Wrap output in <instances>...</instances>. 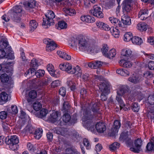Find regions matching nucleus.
<instances>
[{
	"instance_id": "f257e3e1",
	"label": "nucleus",
	"mask_w": 154,
	"mask_h": 154,
	"mask_svg": "<svg viewBox=\"0 0 154 154\" xmlns=\"http://www.w3.org/2000/svg\"><path fill=\"white\" fill-rule=\"evenodd\" d=\"M86 106L85 107L82 106V110H83V116L82 118V123L83 125L87 128L90 129L91 128L93 127L94 124L92 121L93 116L91 114L90 111V108L91 109L94 114H97L100 113L99 107V104L96 103L92 102L90 104L89 107Z\"/></svg>"
},
{
	"instance_id": "f03ea898",
	"label": "nucleus",
	"mask_w": 154,
	"mask_h": 154,
	"mask_svg": "<svg viewBox=\"0 0 154 154\" xmlns=\"http://www.w3.org/2000/svg\"><path fill=\"white\" fill-rule=\"evenodd\" d=\"M59 68L61 70L65 71L70 74H75L79 75L81 74V69L78 66L72 68V65L69 63H65L60 64Z\"/></svg>"
},
{
	"instance_id": "7ed1b4c3",
	"label": "nucleus",
	"mask_w": 154,
	"mask_h": 154,
	"mask_svg": "<svg viewBox=\"0 0 154 154\" xmlns=\"http://www.w3.org/2000/svg\"><path fill=\"white\" fill-rule=\"evenodd\" d=\"M5 142L9 145L10 148L13 150H17L19 147V139L17 135L11 136L10 137H7L5 139Z\"/></svg>"
},
{
	"instance_id": "20e7f679",
	"label": "nucleus",
	"mask_w": 154,
	"mask_h": 154,
	"mask_svg": "<svg viewBox=\"0 0 154 154\" xmlns=\"http://www.w3.org/2000/svg\"><path fill=\"white\" fill-rule=\"evenodd\" d=\"M45 15V17H43V19L42 25L50 26L53 25L54 23L53 19L55 16L54 12L48 10Z\"/></svg>"
},
{
	"instance_id": "39448f33",
	"label": "nucleus",
	"mask_w": 154,
	"mask_h": 154,
	"mask_svg": "<svg viewBox=\"0 0 154 154\" xmlns=\"http://www.w3.org/2000/svg\"><path fill=\"white\" fill-rule=\"evenodd\" d=\"M109 84L108 82H102L99 86V89L102 92L100 97L101 99L103 101H106L107 97L104 94H108L110 92Z\"/></svg>"
},
{
	"instance_id": "423d86ee",
	"label": "nucleus",
	"mask_w": 154,
	"mask_h": 154,
	"mask_svg": "<svg viewBox=\"0 0 154 154\" xmlns=\"http://www.w3.org/2000/svg\"><path fill=\"white\" fill-rule=\"evenodd\" d=\"M13 10L12 19L14 21L18 22L20 20L21 13L22 11V7L20 5H17L13 8Z\"/></svg>"
},
{
	"instance_id": "0eeeda50",
	"label": "nucleus",
	"mask_w": 154,
	"mask_h": 154,
	"mask_svg": "<svg viewBox=\"0 0 154 154\" xmlns=\"http://www.w3.org/2000/svg\"><path fill=\"white\" fill-rule=\"evenodd\" d=\"M89 46L87 50L90 51L91 53H97L100 49V48L97 45L96 42L94 39L88 40Z\"/></svg>"
},
{
	"instance_id": "6e6552de",
	"label": "nucleus",
	"mask_w": 154,
	"mask_h": 154,
	"mask_svg": "<svg viewBox=\"0 0 154 154\" xmlns=\"http://www.w3.org/2000/svg\"><path fill=\"white\" fill-rule=\"evenodd\" d=\"M91 14L98 18H102L103 15L102 12V9L100 5H95L93 6V9L90 11Z\"/></svg>"
},
{
	"instance_id": "1a4fd4ad",
	"label": "nucleus",
	"mask_w": 154,
	"mask_h": 154,
	"mask_svg": "<svg viewBox=\"0 0 154 154\" xmlns=\"http://www.w3.org/2000/svg\"><path fill=\"white\" fill-rule=\"evenodd\" d=\"M51 82V79L47 77L39 80L36 82V89L37 90L42 89Z\"/></svg>"
},
{
	"instance_id": "9d476101",
	"label": "nucleus",
	"mask_w": 154,
	"mask_h": 154,
	"mask_svg": "<svg viewBox=\"0 0 154 154\" xmlns=\"http://www.w3.org/2000/svg\"><path fill=\"white\" fill-rule=\"evenodd\" d=\"M43 42L47 45L46 50L48 51H50L54 50L57 47V45L51 39L47 38L44 39L43 40Z\"/></svg>"
},
{
	"instance_id": "9b49d317",
	"label": "nucleus",
	"mask_w": 154,
	"mask_h": 154,
	"mask_svg": "<svg viewBox=\"0 0 154 154\" xmlns=\"http://www.w3.org/2000/svg\"><path fill=\"white\" fill-rule=\"evenodd\" d=\"M142 144V141L140 139L138 138L134 141V147H131L130 150L136 153H139L141 150V146Z\"/></svg>"
},
{
	"instance_id": "f8f14e48",
	"label": "nucleus",
	"mask_w": 154,
	"mask_h": 154,
	"mask_svg": "<svg viewBox=\"0 0 154 154\" xmlns=\"http://www.w3.org/2000/svg\"><path fill=\"white\" fill-rule=\"evenodd\" d=\"M119 140L120 141L122 142L125 141L128 147H130L133 143V141L129 137L127 133H122L120 135Z\"/></svg>"
},
{
	"instance_id": "ddd939ff",
	"label": "nucleus",
	"mask_w": 154,
	"mask_h": 154,
	"mask_svg": "<svg viewBox=\"0 0 154 154\" xmlns=\"http://www.w3.org/2000/svg\"><path fill=\"white\" fill-rule=\"evenodd\" d=\"M78 44L80 50L87 51L89 46L88 41V42L85 38H82L79 40Z\"/></svg>"
},
{
	"instance_id": "4468645a",
	"label": "nucleus",
	"mask_w": 154,
	"mask_h": 154,
	"mask_svg": "<svg viewBox=\"0 0 154 154\" xmlns=\"http://www.w3.org/2000/svg\"><path fill=\"white\" fill-rule=\"evenodd\" d=\"M121 126V123L120 121L116 120L114 121L113 126L112 128L111 135L112 136H114L118 133V130Z\"/></svg>"
},
{
	"instance_id": "2eb2a0df",
	"label": "nucleus",
	"mask_w": 154,
	"mask_h": 154,
	"mask_svg": "<svg viewBox=\"0 0 154 154\" xmlns=\"http://www.w3.org/2000/svg\"><path fill=\"white\" fill-rule=\"evenodd\" d=\"M128 89L127 87L125 85H122L120 86L117 89V95L123 96L128 95Z\"/></svg>"
},
{
	"instance_id": "dca6fc26",
	"label": "nucleus",
	"mask_w": 154,
	"mask_h": 154,
	"mask_svg": "<svg viewBox=\"0 0 154 154\" xmlns=\"http://www.w3.org/2000/svg\"><path fill=\"white\" fill-rule=\"evenodd\" d=\"M148 13V11L147 9H142L139 12L138 17L141 20H145L149 17Z\"/></svg>"
},
{
	"instance_id": "f3484780",
	"label": "nucleus",
	"mask_w": 154,
	"mask_h": 154,
	"mask_svg": "<svg viewBox=\"0 0 154 154\" xmlns=\"http://www.w3.org/2000/svg\"><path fill=\"white\" fill-rule=\"evenodd\" d=\"M59 113L57 112H54L51 114L48 118V120L51 122L54 123L59 118Z\"/></svg>"
},
{
	"instance_id": "a211bd4d",
	"label": "nucleus",
	"mask_w": 154,
	"mask_h": 154,
	"mask_svg": "<svg viewBox=\"0 0 154 154\" xmlns=\"http://www.w3.org/2000/svg\"><path fill=\"white\" fill-rule=\"evenodd\" d=\"M132 52L129 49H124L122 50L121 55L123 58L125 59L129 60L131 58L132 55Z\"/></svg>"
},
{
	"instance_id": "6ab92c4d",
	"label": "nucleus",
	"mask_w": 154,
	"mask_h": 154,
	"mask_svg": "<svg viewBox=\"0 0 154 154\" xmlns=\"http://www.w3.org/2000/svg\"><path fill=\"white\" fill-rule=\"evenodd\" d=\"M35 1V0H29L28 1L24 2L23 3V5L27 10H29L30 8H33L36 6Z\"/></svg>"
},
{
	"instance_id": "aec40b11",
	"label": "nucleus",
	"mask_w": 154,
	"mask_h": 154,
	"mask_svg": "<svg viewBox=\"0 0 154 154\" xmlns=\"http://www.w3.org/2000/svg\"><path fill=\"white\" fill-rule=\"evenodd\" d=\"M95 128L97 131L100 133H103L106 130L104 123L102 122H97Z\"/></svg>"
},
{
	"instance_id": "412c9836",
	"label": "nucleus",
	"mask_w": 154,
	"mask_h": 154,
	"mask_svg": "<svg viewBox=\"0 0 154 154\" xmlns=\"http://www.w3.org/2000/svg\"><path fill=\"white\" fill-rule=\"evenodd\" d=\"M109 20L116 27L120 28V29L122 27V23L118 19L112 17H109Z\"/></svg>"
},
{
	"instance_id": "4be33fe9",
	"label": "nucleus",
	"mask_w": 154,
	"mask_h": 154,
	"mask_svg": "<svg viewBox=\"0 0 154 154\" xmlns=\"http://www.w3.org/2000/svg\"><path fill=\"white\" fill-rule=\"evenodd\" d=\"M125 59H122L119 62L120 66L124 67L129 68L132 66V63L128 60H125Z\"/></svg>"
},
{
	"instance_id": "5701e85b",
	"label": "nucleus",
	"mask_w": 154,
	"mask_h": 154,
	"mask_svg": "<svg viewBox=\"0 0 154 154\" xmlns=\"http://www.w3.org/2000/svg\"><path fill=\"white\" fill-rule=\"evenodd\" d=\"M57 53L60 57L65 60H69L71 59V56L63 51H58Z\"/></svg>"
},
{
	"instance_id": "b1692460",
	"label": "nucleus",
	"mask_w": 154,
	"mask_h": 154,
	"mask_svg": "<svg viewBox=\"0 0 154 154\" xmlns=\"http://www.w3.org/2000/svg\"><path fill=\"white\" fill-rule=\"evenodd\" d=\"M140 76L138 75L133 74L128 78V80L132 83H136L140 82Z\"/></svg>"
},
{
	"instance_id": "393cba45",
	"label": "nucleus",
	"mask_w": 154,
	"mask_h": 154,
	"mask_svg": "<svg viewBox=\"0 0 154 154\" xmlns=\"http://www.w3.org/2000/svg\"><path fill=\"white\" fill-rule=\"evenodd\" d=\"M0 79L1 82L3 83L9 84L10 83V80L9 77L8 75L6 73L2 74L0 76Z\"/></svg>"
},
{
	"instance_id": "a878e982",
	"label": "nucleus",
	"mask_w": 154,
	"mask_h": 154,
	"mask_svg": "<svg viewBox=\"0 0 154 154\" xmlns=\"http://www.w3.org/2000/svg\"><path fill=\"white\" fill-rule=\"evenodd\" d=\"M34 130L35 128L33 127L30 124H29L24 129L23 131L26 134H28L32 133Z\"/></svg>"
},
{
	"instance_id": "bb28decb",
	"label": "nucleus",
	"mask_w": 154,
	"mask_h": 154,
	"mask_svg": "<svg viewBox=\"0 0 154 154\" xmlns=\"http://www.w3.org/2000/svg\"><path fill=\"white\" fill-rule=\"evenodd\" d=\"M146 148L149 151H154V137L151 138L150 142L147 144Z\"/></svg>"
},
{
	"instance_id": "cd10ccee",
	"label": "nucleus",
	"mask_w": 154,
	"mask_h": 154,
	"mask_svg": "<svg viewBox=\"0 0 154 154\" xmlns=\"http://www.w3.org/2000/svg\"><path fill=\"white\" fill-rule=\"evenodd\" d=\"M122 20L123 24L122 26L124 24L126 25H130L131 24V20L130 18L128 16H125L122 18Z\"/></svg>"
},
{
	"instance_id": "c85d7f7f",
	"label": "nucleus",
	"mask_w": 154,
	"mask_h": 154,
	"mask_svg": "<svg viewBox=\"0 0 154 154\" xmlns=\"http://www.w3.org/2000/svg\"><path fill=\"white\" fill-rule=\"evenodd\" d=\"M138 29L143 31H146L148 28V25L145 23H140L137 25Z\"/></svg>"
},
{
	"instance_id": "c756f323",
	"label": "nucleus",
	"mask_w": 154,
	"mask_h": 154,
	"mask_svg": "<svg viewBox=\"0 0 154 154\" xmlns=\"http://www.w3.org/2000/svg\"><path fill=\"white\" fill-rule=\"evenodd\" d=\"M120 144L117 142H114L109 146V150L112 151H115L119 148Z\"/></svg>"
},
{
	"instance_id": "7c9ffc66",
	"label": "nucleus",
	"mask_w": 154,
	"mask_h": 154,
	"mask_svg": "<svg viewBox=\"0 0 154 154\" xmlns=\"http://www.w3.org/2000/svg\"><path fill=\"white\" fill-rule=\"evenodd\" d=\"M109 30L110 31V32L112 33V35L115 37L118 38L119 37V31L118 29H117L116 28L112 27L110 28Z\"/></svg>"
},
{
	"instance_id": "2f4dec72",
	"label": "nucleus",
	"mask_w": 154,
	"mask_h": 154,
	"mask_svg": "<svg viewBox=\"0 0 154 154\" xmlns=\"http://www.w3.org/2000/svg\"><path fill=\"white\" fill-rule=\"evenodd\" d=\"M38 23L36 21L34 20H31L29 22L30 31L33 32L37 28Z\"/></svg>"
},
{
	"instance_id": "473e14b6",
	"label": "nucleus",
	"mask_w": 154,
	"mask_h": 154,
	"mask_svg": "<svg viewBox=\"0 0 154 154\" xmlns=\"http://www.w3.org/2000/svg\"><path fill=\"white\" fill-rule=\"evenodd\" d=\"M54 68V67L52 64H49L47 66V69L51 75L56 77V76L55 75V70Z\"/></svg>"
},
{
	"instance_id": "72a5a7b5",
	"label": "nucleus",
	"mask_w": 154,
	"mask_h": 154,
	"mask_svg": "<svg viewBox=\"0 0 154 154\" xmlns=\"http://www.w3.org/2000/svg\"><path fill=\"white\" fill-rule=\"evenodd\" d=\"M77 75L78 77L80 76L81 79L83 81H89L90 77L89 75L88 74L85 73V74H82V70H81V74L79 75L77 74H75Z\"/></svg>"
},
{
	"instance_id": "f704fd0d",
	"label": "nucleus",
	"mask_w": 154,
	"mask_h": 154,
	"mask_svg": "<svg viewBox=\"0 0 154 154\" xmlns=\"http://www.w3.org/2000/svg\"><path fill=\"white\" fill-rule=\"evenodd\" d=\"M42 130L41 128H38L36 129L34 133V137L35 139H39L42 137Z\"/></svg>"
},
{
	"instance_id": "c9c22d12",
	"label": "nucleus",
	"mask_w": 154,
	"mask_h": 154,
	"mask_svg": "<svg viewBox=\"0 0 154 154\" xmlns=\"http://www.w3.org/2000/svg\"><path fill=\"white\" fill-rule=\"evenodd\" d=\"M132 42L134 44L140 45L143 42L142 39L137 36L133 37L132 39Z\"/></svg>"
},
{
	"instance_id": "e433bc0d",
	"label": "nucleus",
	"mask_w": 154,
	"mask_h": 154,
	"mask_svg": "<svg viewBox=\"0 0 154 154\" xmlns=\"http://www.w3.org/2000/svg\"><path fill=\"white\" fill-rule=\"evenodd\" d=\"M121 96L117 95L116 97V100L120 105L121 110L123 109V107L125 106V105L122 98Z\"/></svg>"
},
{
	"instance_id": "4c0bfd02",
	"label": "nucleus",
	"mask_w": 154,
	"mask_h": 154,
	"mask_svg": "<svg viewBox=\"0 0 154 154\" xmlns=\"http://www.w3.org/2000/svg\"><path fill=\"white\" fill-rule=\"evenodd\" d=\"M133 38L132 33L130 32L126 33L124 36V40L125 42H129L131 40L132 41V39Z\"/></svg>"
},
{
	"instance_id": "58836bf2",
	"label": "nucleus",
	"mask_w": 154,
	"mask_h": 154,
	"mask_svg": "<svg viewBox=\"0 0 154 154\" xmlns=\"http://www.w3.org/2000/svg\"><path fill=\"white\" fill-rule=\"evenodd\" d=\"M116 54V50L114 49H112L109 51V53L106 55V57L112 59L115 57Z\"/></svg>"
},
{
	"instance_id": "ea45409f",
	"label": "nucleus",
	"mask_w": 154,
	"mask_h": 154,
	"mask_svg": "<svg viewBox=\"0 0 154 154\" xmlns=\"http://www.w3.org/2000/svg\"><path fill=\"white\" fill-rule=\"evenodd\" d=\"M64 11L66 14L70 16H73L76 14L75 10L72 9L67 8L65 9Z\"/></svg>"
},
{
	"instance_id": "a19ab883",
	"label": "nucleus",
	"mask_w": 154,
	"mask_h": 154,
	"mask_svg": "<svg viewBox=\"0 0 154 154\" xmlns=\"http://www.w3.org/2000/svg\"><path fill=\"white\" fill-rule=\"evenodd\" d=\"M8 95L5 92H2L0 94V100L3 101L8 100Z\"/></svg>"
},
{
	"instance_id": "79ce46f5",
	"label": "nucleus",
	"mask_w": 154,
	"mask_h": 154,
	"mask_svg": "<svg viewBox=\"0 0 154 154\" xmlns=\"http://www.w3.org/2000/svg\"><path fill=\"white\" fill-rule=\"evenodd\" d=\"M70 108V105L68 102L64 101L63 104L62 110L64 112H68Z\"/></svg>"
},
{
	"instance_id": "37998d69",
	"label": "nucleus",
	"mask_w": 154,
	"mask_h": 154,
	"mask_svg": "<svg viewBox=\"0 0 154 154\" xmlns=\"http://www.w3.org/2000/svg\"><path fill=\"white\" fill-rule=\"evenodd\" d=\"M66 152L65 154H80L76 149L71 148H68L66 150Z\"/></svg>"
},
{
	"instance_id": "c03bdc74",
	"label": "nucleus",
	"mask_w": 154,
	"mask_h": 154,
	"mask_svg": "<svg viewBox=\"0 0 154 154\" xmlns=\"http://www.w3.org/2000/svg\"><path fill=\"white\" fill-rule=\"evenodd\" d=\"M47 110L45 109H43L41 110L37 116L38 117L42 118L45 117L47 113Z\"/></svg>"
},
{
	"instance_id": "a18cd8bd",
	"label": "nucleus",
	"mask_w": 154,
	"mask_h": 154,
	"mask_svg": "<svg viewBox=\"0 0 154 154\" xmlns=\"http://www.w3.org/2000/svg\"><path fill=\"white\" fill-rule=\"evenodd\" d=\"M8 113L15 114L17 113L18 109L17 107L16 106H12L11 107V109L8 108L7 109Z\"/></svg>"
},
{
	"instance_id": "49530a36",
	"label": "nucleus",
	"mask_w": 154,
	"mask_h": 154,
	"mask_svg": "<svg viewBox=\"0 0 154 154\" xmlns=\"http://www.w3.org/2000/svg\"><path fill=\"white\" fill-rule=\"evenodd\" d=\"M30 65L31 67L37 68L40 65V63H38V60L33 58L32 60Z\"/></svg>"
},
{
	"instance_id": "de8ad7c7",
	"label": "nucleus",
	"mask_w": 154,
	"mask_h": 154,
	"mask_svg": "<svg viewBox=\"0 0 154 154\" xmlns=\"http://www.w3.org/2000/svg\"><path fill=\"white\" fill-rule=\"evenodd\" d=\"M33 106L34 109L36 111L39 110L42 107L41 104L38 101L35 102L33 104Z\"/></svg>"
},
{
	"instance_id": "09e8293b",
	"label": "nucleus",
	"mask_w": 154,
	"mask_h": 154,
	"mask_svg": "<svg viewBox=\"0 0 154 154\" xmlns=\"http://www.w3.org/2000/svg\"><path fill=\"white\" fill-rule=\"evenodd\" d=\"M78 40L76 38L74 37L71 38L69 41V44H71V46H76L77 45V43L78 42Z\"/></svg>"
},
{
	"instance_id": "8fccbe9b",
	"label": "nucleus",
	"mask_w": 154,
	"mask_h": 154,
	"mask_svg": "<svg viewBox=\"0 0 154 154\" xmlns=\"http://www.w3.org/2000/svg\"><path fill=\"white\" fill-rule=\"evenodd\" d=\"M58 27L60 29H64L67 27V23L63 21H59L58 24Z\"/></svg>"
},
{
	"instance_id": "3c124183",
	"label": "nucleus",
	"mask_w": 154,
	"mask_h": 154,
	"mask_svg": "<svg viewBox=\"0 0 154 154\" xmlns=\"http://www.w3.org/2000/svg\"><path fill=\"white\" fill-rule=\"evenodd\" d=\"M45 71L44 70L39 69L35 72V75L37 77L40 78L44 76Z\"/></svg>"
},
{
	"instance_id": "603ef678",
	"label": "nucleus",
	"mask_w": 154,
	"mask_h": 154,
	"mask_svg": "<svg viewBox=\"0 0 154 154\" xmlns=\"http://www.w3.org/2000/svg\"><path fill=\"white\" fill-rule=\"evenodd\" d=\"M62 119L63 121L65 123H66L69 122L71 120V117L69 114H65L63 116Z\"/></svg>"
},
{
	"instance_id": "864d4df0",
	"label": "nucleus",
	"mask_w": 154,
	"mask_h": 154,
	"mask_svg": "<svg viewBox=\"0 0 154 154\" xmlns=\"http://www.w3.org/2000/svg\"><path fill=\"white\" fill-rule=\"evenodd\" d=\"M8 45V42L6 40H1L0 41V47L3 48H6Z\"/></svg>"
},
{
	"instance_id": "5fc2aeb1",
	"label": "nucleus",
	"mask_w": 154,
	"mask_h": 154,
	"mask_svg": "<svg viewBox=\"0 0 154 154\" xmlns=\"http://www.w3.org/2000/svg\"><path fill=\"white\" fill-rule=\"evenodd\" d=\"M131 109L134 112H138L140 109V107L137 103H134L132 104Z\"/></svg>"
},
{
	"instance_id": "6e6d98bb",
	"label": "nucleus",
	"mask_w": 154,
	"mask_h": 154,
	"mask_svg": "<svg viewBox=\"0 0 154 154\" xmlns=\"http://www.w3.org/2000/svg\"><path fill=\"white\" fill-rule=\"evenodd\" d=\"M133 8V6H132V5H123V10L127 12H130L132 10Z\"/></svg>"
},
{
	"instance_id": "4d7b16f0",
	"label": "nucleus",
	"mask_w": 154,
	"mask_h": 154,
	"mask_svg": "<svg viewBox=\"0 0 154 154\" xmlns=\"http://www.w3.org/2000/svg\"><path fill=\"white\" fill-rule=\"evenodd\" d=\"M147 100L150 105H154V94L149 95L148 97Z\"/></svg>"
},
{
	"instance_id": "13d9d810",
	"label": "nucleus",
	"mask_w": 154,
	"mask_h": 154,
	"mask_svg": "<svg viewBox=\"0 0 154 154\" xmlns=\"http://www.w3.org/2000/svg\"><path fill=\"white\" fill-rule=\"evenodd\" d=\"M37 93L35 90L31 91L29 93V96L31 99H34L37 97Z\"/></svg>"
},
{
	"instance_id": "bf43d9fd",
	"label": "nucleus",
	"mask_w": 154,
	"mask_h": 154,
	"mask_svg": "<svg viewBox=\"0 0 154 154\" xmlns=\"http://www.w3.org/2000/svg\"><path fill=\"white\" fill-rule=\"evenodd\" d=\"M59 94L63 97L65 96L66 94V90L64 87H61L59 91Z\"/></svg>"
},
{
	"instance_id": "052dcab7",
	"label": "nucleus",
	"mask_w": 154,
	"mask_h": 154,
	"mask_svg": "<svg viewBox=\"0 0 154 154\" xmlns=\"http://www.w3.org/2000/svg\"><path fill=\"white\" fill-rule=\"evenodd\" d=\"M143 75L144 77L147 78H149L153 76V74L151 72L147 71L144 73Z\"/></svg>"
},
{
	"instance_id": "680f3d73",
	"label": "nucleus",
	"mask_w": 154,
	"mask_h": 154,
	"mask_svg": "<svg viewBox=\"0 0 154 154\" xmlns=\"http://www.w3.org/2000/svg\"><path fill=\"white\" fill-rule=\"evenodd\" d=\"M123 5L133 6V0H124L123 2Z\"/></svg>"
},
{
	"instance_id": "e2e57ef3",
	"label": "nucleus",
	"mask_w": 154,
	"mask_h": 154,
	"mask_svg": "<svg viewBox=\"0 0 154 154\" xmlns=\"http://www.w3.org/2000/svg\"><path fill=\"white\" fill-rule=\"evenodd\" d=\"M7 113L5 111H3L0 112V118L1 119H5L7 117Z\"/></svg>"
},
{
	"instance_id": "0e129e2a",
	"label": "nucleus",
	"mask_w": 154,
	"mask_h": 154,
	"mask_svg": "<svg viewBox=\"0 0 154 154\" xmlns=\"http://www.w3.org/2000/svg\"><path fill=\"white\" fill-rule=\"evenodd\" d=\"M60 133H58L59 134H61V135L65 136L67 134V129L64 128H59Z\"/></svg>"
},
{
	"instance_id": "69168bd1",
	"label": "nucleus",
	"mask_w": 154,
	"mask_h": 154,
	"mask_svg": "<svg viewBox=\"0 0 154 154\" xmlns=\"http://www.w3.org/2000/svg\"><path fill=\"white\" fill-rule=\"evenodd\" d=\"M83 144L86 146V148L87 149H88L90 148V143L87 139L85 138L83 139Z\"/></svg>"
},
{
	"instance_id": "338daca9",
	"label": "nucleus",
	"mask_w": 154,
	"mask_h": 154,
	"mask_svg": "<svg viewBox=\"0 0 154 154\" xmlns=\"http://www.w3.org/2000/svg\"><path fill=\"white\" fill-rule=\"evenodd\" d=\"M60 83L58 80H56L54 81L51 83V87L53 88L57 87L60 85Z\"/></svg>"
},
{
	"instance_id": "774afa93",
	"label": "nucleus",
	"mask_w": 154,
	"mask_h": 154,
	"mask_svg": "<svg viewBox=\"0 0 154 154\" xmlns=\"http://www.w3.org/2000/svg\"><path fill=\"white\" fill-rule=\"evenodd\" d=\"M110 28L109 26L106 24L103 23L101 29L105 31H109V30H110Z\"/></svg>"
}]
</instances>
